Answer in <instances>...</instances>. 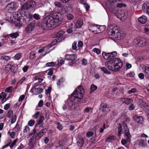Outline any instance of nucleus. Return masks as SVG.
Segmentation results:
<instances>
[{
    "mask_svg": "<svg viewBox=\"0 0 149 149\" xmlns=\"http://www.w3.org/2000/svg\"><path fill=\"white\" fill-rule=\"evenodd\" d=\"M54 14L53 15H50L44 19L42 24L43 26L51 29L52 28H54L59 25L60 21L62 19L61 13H57Z\"/></svg>",
    "mask_w": 149,
    "mask_h": 149,
    "instance_id": "1",
    "label": "nucleus"
},
{
    "mask_svg": "<svg viewBox=\"0 0 149 149\" xmlns=\"http://www.w3.org/2000/svg\"><path fill=\"white\" fill-rule=\"evenodd\" d=\"M84 93V89L82 86L77 88L70 96V100L75 103H80L83 99Z\"/></svg>",
    "mask_w": 149,
    "mask_h": 149,
    "instance_id": "2",
    "label": "nucleus"
},
{
    "mask_svg": "<svg viewBox=\"0 0 149 149\" xmlns=\"http://www.w3.org/2000/svg\"><path fill=\"white\" fill-rule=\"evenodd\" d=\"M108 33L110 38L118 40L122 39L125 36V34L122 31L118 30L117 27H114L111 29Z\"/></svg>",
    "mask_w": 149,
    "mask_h": 149,
    "instance_id": "3",
    "label": "nucleus"
},
{
    "mask_svg": "<svg viewBox=\"0 0 149 149\" xmlns=\"http://www.w3.org/2000/svg\"><path fill=\"white\" fill-rule=\"evenodd\" d=\"M88 28L90 31L97 33L104 31L105 27L104 26L93 25L90 24L88 25Z\"/></svg>",
    "mask_w": 149,
    "mask_h": 149,
    "instance_id": "4",
    "label": "nucleus"
},
{
    "mask_svg": "<svg viewBox=\"0 0 149 149\" xmlns=\"http://www.w3.org/2000/svg\"><path fill=\"white\" fill-rule=\"evenodd\" d=\"M48 130V128H46L41 130L39 132L36 133V136H32L29 139V142L32 143L33 140L40 139L46 133Z\"/></svg>",
    "mask_w": 149,
    "mask_h": 149,
    "instance_id": "5",
    "label": "nucleus"
},
{
    "mask_svg": "<svg viewBox=\"0 0 149 149\" xmlns=\"http://www.w3.org/2000/svg\"><path fill=\"white\" fill-rule=\"evenodd\" d=\"M36 5V2L33 0L27 1L22 6V9L24 10H27L30 8H33Z\"/></svg>",
    "mask_w": 149,
    "mask_h": 149,
    "instance_id": "6",
    "label": "nucleus"
},
{
    "mask_svg": "<svg viewBox=\"0 0 149 149\" xmlns=\"http://www.w3.org/2000/svg\"><path fill=\"white\" fill-rule=\"evenodd\" d=\"M134 45L141 47H144L146 43V40L143 38L134 39Z\"/></svg>",
    "mask_w": 149,
    "mask_h": 149,
    "instance_id": "7",
    "label": "nucleus"
},
{
    "mask_svg": "<svg viewBox=\"0 0 149 149\" xmlns=\"http://www.w3.org/2000/svg\"><path fill=\"white\" fill-rule=\"evenodd\" d=\"M113 59L107 61L105 63V65L110 70L114 72L117 71V69L116 68Z\"/></svg>",
    "mask_w": 149,
    "mask_h": 149,
    "instance_id": "8",
    "label": "nucleus"
},
{
    "mask_svg": "<svg viewBox=\"0 0 149 149\" xmlns=\"http://www.w3.org/2000/svg\"><path fill=\"white\" fill-rule=\"evenodd\" d=\"M113 63L114 64L115 67L118 71L119 69L121 68L123 65V62L121 60L118 58H115L113 59Z\"/></svg>",
    "mask_w": 149,
    "mask_h": 149,
    "instance_id": "9",
    "label": "nucleus"
},
{
    "mask_svg": "<svg viewBox=\"0 0 149 149\" xmlns=\"http://www.w3.org/2000/svg\"><path fill=\"white\" fill-rule=\"evenodd\" d=\"M18 7V5L15 2H12L8 3L6 7V9L8 10L10 12H11L13 10L16 9Z\"/></svg>",
    "mask_w": 149,
    "mask_h": 149,
    "instance_id": "10",
    "label": "nucleus"
},
{
    "mask_svg": "<svg viewBox=\"0 0 149 149\" xmlns=\"http://www.w3.org/2000/svg\"><path fill=\"white\" fill-rule=\"evenodd\" d=\"M35 26V23H29L25 29L26 32L27 33H31L33 31Z\"/></svg>",
    "mask_w": 149,
    "mask_h": 149,
    "instance_id": "11",
    "label": "nucleus"
},
{
    "mask_svg": "<svg viewBox=\"0 0 149 149\" xmlns=\"http://www.w3.org/2000/svg\"><path fill=\"white\" fill-rule=\"evenodd\" d=\"M123 126L124 127L125 129L124 133L125 134V138L128 141H129L130 140L131 138V136L130 135L129 130L126 124H124Z\"/></svg>",
    "mask_w": 149,
    "mask_h": 149,
    "instance_id": "12",
    "label": "nucleus"
},
{
    "mask_svg": "<svg viewBox=\"0 0 149 149\" xmlns=\"http://www.w3.org/2000/svg\"><path fill=\"white\" fill-rule=\"evenodd\" d=\"M65 59L69 61L70 63H74V60L77 58V56L74 54H66L65 56Z\"/></svg>",
    "mask_w": 149,
    "mask_h": 149,
    "instance_id": "13",
    "label": "nucleus"
},
{
    "mask_svg": "<svg viewBox=\"0 0 149 149\" xmlns=\"http://www.w3.org/2000/svg\"><path fill=\"white\" fill-rule=\"evenodd\" d=\"M41 86V85L34 86L32 88V90L35 92L36 95L42 92L43 89L40 86Z\"/></svg>",
    "mask_w": 149,
    "mask_h": 149,
    "instance_id": "14",
    "label": "nucleus"
},
{
    "mask_svg": "<svg viewBox=\"0 0 149 149\" xmlns=\"http://www.w3.org/2000/svg\"><path fill=\"white\" fill-rule=\"evenodd\" d=\"M68 100L70 101L68 104V108L70 110L74 109L76 108L77 104L79 103H75L74 101H72L70 98V97H69Z\"/></svg>",
    "mask_w": 149,
    "mask_h": 149,
    "instance_id": "15",
    "label": "nucleus"
},
{
    "mask_svg": "<svg viewBox=\"0 0 149 149\" xmlns=\"http://www.w3.org/2000/svg\"><path fill=\"white\" fill-rule=\"evenodd\" d=\"M64 32L63 31H61L57 33L56 34V37L58 38V39H61V40L58 39L59 41L57 40V39H55L54 40V41L56 42H60L61 40V36L64 34Z\"/></svg>",
    "mask_w": 149,
    "mask_h": 149,
    "instance_id": "16",
    "label": "nucleus"
},
{
    "mask_svg": "<svg viewBox=\"0 0 149 149\" xmlns=\"http://www.w3.org/2000/svg\"><path fill=\"white\" fill-rule=\"evenodd\" d=\"M134 120L136 122L141 124L143 121V119L142 116H138L136 115H134L133 116Z\"/></svg>",
    "mask_w": 149,
    "mask_h": 149,
    "instance_id": "17",
    "label": "nucleus"
},
{
    "mask_svg": "<svg viewBox=\"0 0 149 149\" xmlns=\"http://www.w3.org/2000/svg\"><path fill=\"white\" fill-rule=\"evenodd\" d=\"M143 10L149 16V3H146L142 6Z\"/></svg>",
    "mask_w": 149,
    "mask_h": 149,
    "instance_id": "18",
    "label": "nucleus"
},
{
    "mask_svg": "<svg viewBox=\"0 0 149 149\" xmlns=\"http://www.w3.org/2000/svg\"><path fill=\"white\" fill-rule=\"evenodd\" d=\"M143 72L144 73L145 77L149 79V66H145Z\"/></svg>",
    "mask_w": 149,
    "mask_h": 149,
    "instance_id": "19",
    "label": "nucleus"
},
{
    "mask_svg": "<svg viewBox=\"0 0 149 149\" xmlns=\"http://www.w3.org/2000/svg\"><path fill=\"white\" fill-rule=\"evenodd\" d=\"M84 143V139L82 137L78 138L77 140V145L81 147H82Z\"/></svg>",
    "mask_w": 149,
    "mask_h": 149,
    "instance_id": "20",
    "label": "nucleus"
},
{
    "mask_svg": "<svg viewBox=\"0 0 149 149\" xmlns=\"http://www.w3.org/2000/svg\"><path fill=\"white\" fill-rule=\"evenodd\" d=\"M147 19L146 17L142 16L139 18L138 21L142 24L145 23L147 21Z\"/></svg>",
    "mask_w": 149,
    "mask_h": 149,
    "instance_id": "21",
    "label": "nucleus"
},
{
    "mask_svg": "<svg viewBox=\"0 0 149 149\" xmlns=\"http://www.w3.org/2000/svg\"><path fill=\"white\" fill-rule=\"evenodd\" d=\"M122 100L123 102L127 104H130L133 102L132 99L130 98H124Z\"/></svg>",
    "mask_w": 149,
    "mask_h": 149,
    "instance_id": "22",
    "label": "nucleus"
},
{
    "mask_svg": "<svg viewBox=\"0 0 149 149\" xmlns=\"http://www.w3.org/2000/svg\"><path fill=\"white\" fill-rule=\"evenodd\" d=\"M146 142L147 141L146 140L141 139L140 141L139 145L142 147L146 146L147 145Z\"/></svg>",
    "mask_w": 149,
    "mask_h": 149,
    "instance_id": "23",
    "label": "nucleus"
},
{
    "mask_svg": "<svg viewBox=\"0 0 149 149\" xmlns=\"http://www.w3.org/2000/svg\"><path fill=\"white\" fill-rule=\"evenodd\" d=\"M17 20L18 21L20 22L23 26H24L26 24V19L22 17L21 18L20 17L19 18H17Z\"/></svg>",
    "mask_w": 149,
    "mask_h": 149,
    "instance_id": "24",
    "label": "nucleus"
},
{
    "mask_svg": "<svg viewBox=\"0 0 149 149\" xmlns=\"http://www.w3.org/2000/svg\"><path fill=\"white\" fill-rule=\"evenodd\" d=\"M44 120V116H42L40 117L39 120L37 122V123L35 125V127H36L38 125L42 124Z\"/></svg>",
    "mask_w": 149,
    "mask_h": 149,
    "instance_id": "25",
    "label": "nucleus"
},
{
    "mask_svg": "<svg viewBox=\"0 0 149 149\" xmlns=\"http://www.w3.org/2000/svg\"><path fill=\"white\" fill-rule=\"evenodd\" d=\"M83 24V20L82 19H79L76 22L75 26L77 28H80Z\"/></svg>",
    "mask_w": 149,
    "mask_h": 149,
    "instance_id": "26",
    "label": "nucleus"
},
{
    "mask_svg": "<svg viewBox=\"0 0 149 149\" xmlns=\"http://www.w3.org/2000/svg\"><path fill=\"white\" fill-rule=\"evenodd\" d=\"M116 139V137L114 135L111 136L107 138L106 140V142H110L112 141H113Z\"/></svg>",
    "mask_w": 149,
    "mask_h": 149,
    "instance_id": "27",
    "label": "nucleus"
},
{
    "mask_svg": "<svg viewBox=\"0 0 149 149\" xmlns=\"http://www.w3.org/2000/svg\"><path fill=\"white\" fill-rule=\"evenodd\" d=\"M102 55L103 57L106 60H108L109 59H111L109 53H106L103 52L102 53Z\"/></svg>",
    "mask_w": 149,
    "mask_h": 149,
    "instance_id": "28",
    "label": "nucleus"
},
{
    "mask_svg": "<svg viewBox=\"0 0 149 149\" xmlns=\"http://www.w3.org/2000/svg\"><path fill=\"white\" fill-rule=\"evenodd\" d=\"M77 42L76 41H74L72 44V50L77 51L79 50L78 49V47L77 46Z\"/></svg>",
    "mask_w": 149,
    "mask_h": 149,
    "instance_id": "29",
    "label": "nucleus"
},
{
    "mask_svg": "<svg viewBox=\"0 0 149 149\" xmlns=\"http://www.w3.org/2000/svg\"><path fill=\"white\" fill-rule=\"evenodd\" d=\"M83 45V42L81 41L80 40L78 41L77 44V46L78 49H79V50H80L82 49Z\"/></svg>",
    "mask_w": 149,
    "mask_h": 149,
    "instance_id": "30",
    "label": "nucleus"
},
{
    "mask_svg": "<svg viewBox=\"0 0 149 149\" xmlns=\"http://www.w3.org/2000/svg\"><path fill=\"white\" fill-rule=\"evenodd\" d=\"M101 70L103 71V72L104 74H110L111 72L109 71L107 68L105 67H102L101 68Z\"/></svg>",
    "mask_w": 149,
    "mask_h": 149,
    "instance_id": "31",
    "label": "nucleus"
},
{
    "mask_svg": "<svg viewBox=\"0 0 149 149\" xmlns=\"http://www.w3.org/2000/svg\"><path fill=\"white\" fill-rule=\"evenodd\" d=\"M22 55L21 53H17L14 56V60H19L20 58Z\"/></svg>",
    "mask_w": 149,
    "mask_h": 149,
    "instance_id": "32",
    "label": "nucleus"
},
{
    "mask_svg": "<svg viewBox=\"0 0 149 149\" xmlns=\"http://www.w3.org/2000/svg\"><path fill=\"white\" fill-rule=\"evenodd\" d=\"M97 88V86L94 85L92 84L91 87L90 89V93H91L94 92L96 90Z\"/></svg>",
    "mask_w": 149,
    "mask_h": 149,
    "instance_id": "33",
    "label": "nucleus"
},
{
    "mask_svg": "<svg viewBox=\"0 0 149 149\" xmlns=\"http://www.w3.org/2000/svg\"><path fill=\"white\" fill-rule=\"evenodd\" d=\"M36 130L35 129H33V130L32 132L28 134V137H31V138L32 136H36Z\"/></svg>",
    "mask_w": 149,
    "mask_h": 149,
    "instance_id": "34",
    "label": "nucleus"
},
{
    "mask_svg": "<svg viewBox=\"0 0 149 149\" xmlns=\"http://www.w3.org/2000/svg\"><path fill=\"white\" fill-rule=\"evenodd\" d=\"M110 58L111 59L116 57L117 55V52L116 51H114L110 53H109Z\"/></svg>",
    "mask_w": 149,
    "mask_h": 149,
    "instance_id": "35",
    "label": "nucleus"
},
{
    "mask_svg": "<svg viewBox=\"0 0 149 149\" xmlns=\"http://www.w3.org/2000/svg\"><path fill=\"white\" fill-rule=\"evenodd\" d=\"M64 62V60L62 58H60L58 60L57 65L58 66H61L63 64Z\"/></svg>",
    "mask_w": 149,
    "mask_h": 149,
    "instance_id": "36",
    "label": "nucleus"
},
{
    "mask_svg": "<svg viewBox=\"0 0 149 149\" xmlns=\"http://www.w3.org/2000/svg\"><path fill=\"white\" fill-rule=\"evenodd\" d=\"M9 36L13 38H16L19 36V34L17 32L11 33L9 34Z\"/></svg>",
    "mask_w": 149,
    "mask_h": 149,
    "instance_id": "37",
    "label": "nucleus"
},
{
    "mask_svg": "<svg viewBox=\"0 0 149 149\" xmlns=\"http://www.w3.org/2000/svg\"><path fill=\"white\" fill-rule=\"evenodd\" d=\"M56 63L54 62H51L47 63L45 65L46 67H53L56 65Z\"/></svg>",
    "mask_w": 149,
    "mask_h": 149,
    "instance_id": "38",
    "label": "nucleus"
},
{
    "mask_svg": "<svg viewBox=\"0 0 149 149\" xmlns=\"http://www.w3.org/2000/svg\"><path fill=\"white\" fill-rule=\"evenodd\" d=\"M15 131L17 132H18L20 130V126L17 123L15 127L13 129Z\"/></svg>",
    "mask_w": 149,
    "mask_h": 149,
    "instance_id": "39",
    "label": "nucleus"
},
{
    "mask_svg": "<svg viewBox=\"0 0 149 149\" xmlns=\"http://www.w3.org/2000/svg\"><path fill=\"white\" fill-rule=\"evenodd\" d=\"M3 95V94L2 93H1L0 94V100L1 101L2 103H3L6 101L5 97Z\"/></svg>",
    "mask_w": 149,
    "mask_h": 149,
    "instance_id": "40",
    "label": "nucleus"
},
{
    "mask_svg": "<svg viewBox=\"0 0 149 149\" xmlns=\"http://www.w3.org/2000/svg\"><path fill=\"white\" fill-rule=\"evenodd\" d=\"M0 59L1 60H4L7 61L10 60V58L8 56H3L1 57Z\"/></svg>",
    "mask_w": 149,
    "mask_h": 149,
    "instance_id": "41",
    "label": "nucleus"
},
{
    "mask_svg": "<svg viewBox=\"0 0 149 149\" xmlns=\"http://www.w3.org/2000/svg\"><path fill=\"white\" fill-rule=\"evenodd\" d=\"M100 108H109V107L108 106L107 104L104 103H102L100 105Z\"/></svg>",
    "mask_w": 149,
    "mask_h": 149,
    "instance_id": "42",
    "label": "nucleus"
},
{
    "mask_svg": "<svg viewBox=\"0 0 149 149\" xmlns=\"http://www.w3.org/2000/svg\"><path fill=\"white\" fill-rule=\"evenodd\" d=\"M118 129V134L119 136L122 133V125L121 124H119Z\"/></svg>",
    "mask_w": 149,
    "mask_h": 149,
    "instance_id": "43",
    "label": "nucleus"
},
{
    "mask_svg": "<svg viewBox=\"0 0 149 149\" xmlns=\"http://www.w3.org/2000/svg\"><path fill=\"white\" fill-rule=\"evenodd\" d=\"M30 131V128L28 126H26L24 127V129L23 130V132L24 133H26Z\"/></svg>",
    "mask_w": 149,
    "mask_h": 149,
    "instance_id": "44",
    "label": "nucleus"
},
{
    "mask_svg": "<svg viewBox=\"0 0 149 149\" xmlns=\"http://www.w3.org/2000/svg\"><path fill=\"white\" fill-rule=\"evenodd\" d=\"M53 70L54 69L53 68L49 69L48 70H47V71H48L47 72V74L50 76L52 75L53 74Z\"/></svg>",
    "mask_w": 149,
    "mask_h": 149,
    "instance_id": "45",
    "label": "nucleus"
},
{
    "mask_svg": "<svg viewBox=\"0 0 149 149\" xmlns=\"http://www.w3.org/2000/svg\"><path fill=\"white\" fill-rule=\"evenodd\" d=\"M16 115H14L11 117L10 121L11 124H13L16 121Z\"/></svg>",
    "mask_w": 149,
    "mask_h": 149,
    "instance_id": "46",
    "label": "nucleus"
},
{
    "mask_svg": "<svg viewBox=\"0 0 149 149\" xmlns=\"http://www.w3.org/2000/svg\"><path fill=\"white\" fill-rule=\"evenodd\" d=\"M11 66L10 64H8L6 66L5 70L6 72H8L11 69Z\"/></svg>",
    "mask_w": 149,
    "mask_h": 149,
    "instance_id": "47",
    "label": "nucleus"
},
{
    "mask_svg": "<svg viewBox=\"0 0 149 149\" xmlns=\"http://www.w3.org/2000/svg\"><path fill=\"white\" fill-rule=\"evenodd\" d=\"M40 112L39 111H37L34 114L33 116V117L35 119L37 118L39 116Z\"/></svg>",
    "mask_w": 149,
    "mask_h": 149,
    "instance_id": "48",
    "label": "nucleus"
},
{
    "mask_svg": "<svg viewBox=\"0 0 149 149\" xmlns=\"http://www.w3.org/2000/svg\"><path fill=\"white\" fill-rule=\"evenodd\" d=\"M63 81V79L62 78H61L58 80L57 82V84L58 86H60L61 84Z\"/></svg>",
    "mask_w": 149,
    "mask_h": 149,
    "instance_id": "49",
    "label": "nucleus"
},
{
    "mask_svg": "<svg viewBox=\"0 0 149 149\" xmlns=\"http://www.w3.org/2000/svg\"><path fill=\"white\" fill-rule=\"evenodd\" d=\"M13 111L12 110H10L7 113L8 117L10 118L11 116L13 115Z\"/></svg>",
    "mask_w": 149,
    "mask_h": 149,
    "instance_id": "50",
    "label": "nucleus"
},
{
    "mask_svg": "<svg viewBox=\"0 0 149 149\" xmlns=\"http://www.w3.org/2000/svg\"><path fill=\"white\" fill-rule=\"evenodd\" d=\"M54 5L55 6L58 8H61L62 7V5L59 2L55 1L54 2Z\"/></svg>",
    "mask_w": 149,
    "mask_h": 149,
    "instance_id": "51",
    "label": "nucleus"
},
{
    "mask_svg": "<svg viewBox=\"0 0 149 149\" xmlns=\"http://www.w3.org/2000/svg\"><path fill=\"white\" fill-rule=\"evenodd\" d=\"M17 140V139H15L13 141V142L10 144V147L11 148H12L15 145Z\"/></svg>",
    "mask_w": 149,
    "mask_h": 149,
    "instance_id": "52",
    "label": "nucleus"
},
{
    "mask_svg": "<svg viewBox=\"0 0 149 149\" xmlns=\"http://www.w3.org/2000/svg\"><path fill=\"white\" fill-rule=\"evenodd\" d=\"M13 89V87L11 86L7 88L5 90V92L7 93H9L11 92Z\"/></svg>",
    "mask_w": 149,
    "mask_h": 149,
    "instance_id": "53",
    "label": "nucleus"
},
{
    "mask_svg": "<svg viewBox=\"0 0 149 149\" xmlns=\"http://www.w3.org/2000/svg\"><path fill=\"white\" fill-rule=\"evenodd\" d=\"M56 124L57 125V128L60 130H61L63 128V126L59 122H57Z\"/></svg>",
    "mask_w": 149,
    "mask_h": 149,
    "instance_id": "54",
    "label": "nucleus"
},
{
    "mask_svg": "<svg viewBox=\"0 0 149 149\" xmlns=\"http://www.w3.org/2000/svg\"><path fill=\"white\" fill-rule=\"evenodd\" d=\"M35 122V121L34 120H31L28 122V125L30 126H32L34 124Z\"/></svg>",
    "mask_w": 149,
    "mask_h": 149,
    "instance_id": "55",
    "label": "nucleus"
},
{
    "mask_svg": "<svg viewBox=\"0 0 149 149\" xmlns=\"http://www.w3.org/2000/svg\"><path fill=\"white\" fill-rule=\"evenodd\" d=\"M52 88L51 87H49L48 89L45 90V93L47 95L50 93L51 91Z\"/></svg>",
    "mask_w": 149,
    "mask_h": 149,
    "instance_id": "56",
    "label": "nucleus"
},
{
    "mask_svg": "<svg viewBox=\"0 0 149 149\" xmlns=\"http://www.w3.org/2000/svg\"><path fill=\"white\" fill-rule=\"evenodd\" d=\"M136 89L135 88H133L130 90H129L128 91V93L129 94H131L132 93H134L136 92Z\"/></svg>",
    "mask_w": 149,
    "mask_h": 149,
    "instance_id": "57",
    "label": "nucleus"
},
{
    "mask_svg": "<svg viewBox=\"0 0 149 149\" xmlns=\"http://www.w3.org/2000/svg\"><path fill=\"white\" fill-rule=\"evenodd\" d=\"M36 54L33 52H32L30 53V57L31 59H33L35 57Z\"/></svg>",
    "mask_w": 149,
    "mask_h": 149,
    "instance_id": "58",
    "label": "nucleus"
},
{
    "mask_svg": "<svg viewBox=\"0 0 149 149\" xmlns=\"http://www.w3.org/2000/svg\"><path fill=\"white\" fill-rule=\"evenodd\" d=\"M116 2L115 0H108V3L110 6L113 5L114 3H115Z\"/></svg>",
    "mask_w": 149,
    "mask_h": 149,
    "instance_id": "59",
    "label": "nucleus"
},
{
    "mask_svg": "<svg viewBox=\"0 0 149 149\" xmlns=\"http://www.w3.org/2000/svg\"><path fill=\"white\" fill-rule=\"evenodd\" d=\"M93 51L96 53L97 54H99L100 53V50L96 48H95L93 49Z\"/></svg>",
    "mask_w": 149,
    "mask_h": 149,
    "instance_id": "60",
    "label": "nucleus"
},
{
    "mask_svg": "<svg viewBox=\"0 0 149 149\" xmlns=\"http://www.w3.org/2000/svg\"><path fill=\"white\" fill-rule=\"evenodd\" d=\"M93 132H88L87 133L86 135L87 137H90L92 136L93 134Z\"/></svg>",
    "mask_w": 149,
    "mask_h": 149,
    "instance_id": "61",
    "label": "nucleus"
},
{
    "mask_svg": "<svg viewBox=\"0 0 149 149\" xmlns=\"http://www.w3.org/2000/svg\"><path fill=\"white\" fill-rule=\"evenodd\" d=\"M26 79V77H23L18 82V83L20 85H21L22 84L23 82Z\"/></svg>",
    "mask_w": 149,
    "mask_h": 149,
    "instance_id": "62",
    "label": "nucleus"
},
{
    "mask_svg": "<svg viewBox=\"0 0 149 149\" xmlns=\"http://www.w3.org/2000/svg\"><path fill=\"white\" fill-rule=\"evenodd\" d=\"M91 109V108L89 107H86L84 110V113H88Z\"/></svg>",
    "mask_w": 149,
    "mask_h": 149,
    "instance_id": "63",
    "label": "nucleus"
},
{
    "mask_svg": "<svg viewBox=\"0 0 149 149\" xmlns=\"http://www.w3.org/2000/svg\"><path fill=\"white\" fill-rule=\"evenodd\" d=\"M22 26L23 25L21 24V23L20 22H19V23H17L15 24V26L18 29H19L22 27Z\"/></svg>",
    "mask_w": 149,
    "mask_h": 149,
    "instance_id": "64",
    "label": "nucleus"
}]
</instances>
